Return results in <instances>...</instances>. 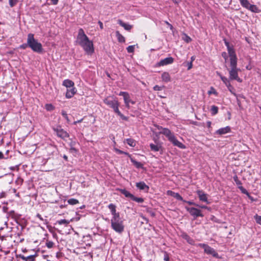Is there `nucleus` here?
Listing matches in <instances>:
<instances>
[{
  "label": "nucleus",
  "mask_w": 261,
  "mask_h": 261,
  "mask_svg": "<svg viewBox=\"0 0 261 261\" xmlns=\"http://www.w3.org/2000/svg\"><path fill=\"white\" fill-rule=\"evenodd\" d=\"M120 192L122 194L124 195L126 197L129 198L130 199L133 195L132 194H131L130 192H129L128 191H127L125 189H120Z\"/></svg>",
  "instance_id": "obj_27"
},
{
  "label": "nucleus",
  "mask_w": 261,
  "mask_h": 261,
  "mask_svg": "<svg viewBox=\"0 0 261 261\" xmlns=\"http://www.w3.org/2000/svg\"><path fill=\"white\" fill-rule=\"evenodd\" d=\"M224 44L227 47L228 53L230 57V59L236 58V55L235 51L232 46H230L229 45V43L227 41L226 39H224Z\"/></svg>",
  "instance_id": "obj_10"
},
{
  "label": "nucleus",
  "mask_w": 261,
  "mask_h": 261,
  "mask_svg": "<svg viewBox=\"0 0 261 261\" xmlns=\"http://www.w3.org/2000/svg\"><path fill=\"white\" fill-rule=\"evenodd\" d=\"M187 65L188 67V70H190L192 68L193 64L192 62H188L187 63Z\"/></svg>",
  "instance_id": "obj_52"
},
{
  "label": "nucleus",
  "mask_w": 261,
  "mask_h": 261,
  "mask_svg": "<svg viewBox=\"0 0 261 261\" xmlns=\"http://www.w3.org/2000/svg\"><path fill=\"white\" fill-rule=\"evenodd\" d=\"M118 23L121 27H123L124 29L127 31H129L132 28V25H130L129 24L124 22L122 20H121L120 19H119L118 20Z\"/></svg>",
  "instance_id": "obj_22"
},
{
  "label": "nucleus",
  "mask_w": 261,
  "mask_h": 261,
  "mask_svg": "<svg viewBox=\"0 0 261 261\" xmlns=\"http://www.w3.org/2000/svg\"><path fill=\"white\" fill-rule=\"evenodd\" d=\"M136 186L139 190H143L146 192H148L149 189V187L144 181L137 182Z\"/></svg>",
  "instance_id": "obj_14"
},
{
  "label": "nucleus",
  "mask_w": 261,
  "mask_h": 261,
  "mask_svg": "<svg viewBox=\"0 0 261 261\" xmlns=\"http://www.w3.org/2000/svg\"><path fill=\"white\" fill-rule=\"evenodd\" d=\"M53 129L56 133V135L58 137L63 140H65L66 138H68L69 137V134L62 128L60 126L54 127H53Z\"/></svg>",
  "instance_id": "obj_8"
},
{
  "label": "nucleus",
  "mask_w": 261,
  "mask_h": 261,
  "mask_svg": "<svg viewBox=\"0 0 261 261\" xmlns=\"http://www.w3.org/2000/svg\"><path fill=\"white\" fill-rule=\"evenodd\" d=\"M45 109L48 111H51L54 110L55 107L51 104H46L45 105Z\"/></svg>",
  "instance_id": "obj_38"
},
{
  "label": "nucleus",
  "mask_w": 261,
  "mask_h": 261,
  "mask_svg": "<svg viewBox=\"0 0 261 261\" xmlns=\"http://www.w3.org/2000/svg\"><path fill=\"white\" fill-rule=\"evenodd\" d=\"M119 95L122 96L123 97L124 101H125V98H126L127 99L126 101L128 103H130L133 105H134L135 103V101L132 100L130 99V96H129V94H128V93H127L126 92L121 91L119 93Z\"/></svg>",
  "instance_id": "obj_16"
},
{
  "label": "nucleus",
  "mask_w": 261,
  "mask_h": 261,
  "mask_svg": "<svg viewBox=\"0 0 261 261\" xmlns=\"http://www.w3.org/2000/svg\"><path fill=\"white\" fill-rule=\"evenodd\" d=\"M62 115L67 120V121L68 122L69 121L67 114L66 112L64 111H62L61 112Z\"/></svg>",
  "instance_id": "obj_48"
},
{
  "label": "nucleus",
  "mask_w": 261,
  "mask_h": 261,
  "mask_svg": "<svg viewBox=\"0 0 261 261\" xmlns=\"http://www.w3.org/2000/svg\"><path fill=\"white\" fill-rule=\"evenodd\" d=\"M54 245V243L53 242L47 241L46 243V246L48 248H51L52 247H53Z\"/></svg>",
  "instance_id": "obj_43"
},
{
  "label": "nucleus",
  "mask_w": 261,
  "mask_h": 261,
  "mask_svg": "<svg viewBox=\"0 0 261 261\" xmlns=\"http://www.w3.org/2000/svg\"><path fill=\"white\" fill-rule=\"evenodd\" d=\"M126 50L129 53H133L135 50V45H129L126 48Z\"/></svg>",
  "instance_id": "obj_39"
},
{
  "label": "nucleus",
  "mask_w": 261,
  "mask_h": 261,
  "mask_svg": "<svg viewBox=\"0 0 261 261\" xmlns=\"http://www.w3.org/2000/svg\"><path fill=\"white\" fill-rule=\"evenodd\" d=\"M57 223L60 225L64 224L65 225L67 226L69 223V221L66 219H61L58 220Z\"/></svg>",
  "instance_id": "obj_35"
},
{
  "label": "nucleus",
  "mask_w": 261,
  "mask_h": 261,
  "mask_svg": "<svg viewBox=\"0 0 261 261\" xmlns=\"http://www.w3.org/2000/svg\"><path fill=\"white\" fill-rule=\"evenodd\" d=\"M252 12L258 13L260 12V10L255 5L250 4L247 9Z\"/></svg>",
  "instance_id": "obj_24"
},
{
  "label": "nucleus",
  "mask_w": 261,
  "mask_h": 261,
  "mask_svg": "<svg viewBox=\"0 0 261 261\" xmlns=\"http://www.w3.org/2000/svg\"><path fill=\"white\" fill-rule=\"evenodd\" d=\"M17 0H9V5L11 7H14L17 3Z\"/></svg>",
  "instance_id": "obj_45"
},
{
  "label": "nucleus",
  "mask_w": 261,
  "mask_h": 261,
  "mask_svg": "<svg viewBox=\"0 0 261 261\" xmlns=\"http://www.w3.org/2000/svg\"><path fill=\"white\" fill-rule=\"evenodd\" d=\"M217 74L220 77V79L222 80V77H225V76H223L220 72L218 71L216 72Z\"/></svg>",
  "instance_id": "obj_59"
},
{
  "label": "nucleus",
  "mask_w": 261,
  "mask_h": 261,
  "mask_svg": "<svg viewBox=\"0 0 261 261\" xmlns=\"http://www.w3.org/2000/svg\"><path fill=\"white\" fill-rule=\"evenodd\" d=\"M196 193L200 201L206 202L207 204L210 203V202L207 199V194L202 190H198Z\"/></svg>",
  "instance_id": "obj_13"
},
{
  "label": "nucleus",
  "mask_w": 261,
  "mask_h": 261,
  "mask_svg": "<svg viewBox=\"0 0 261 261\" xmlns=\"http://www.w3.org/2000/svg\"><path fill=\"white\" fill-rule=\"evenodd\" d=\"M238 188L240 190L242 193L246 195L247 196H249V193L243 186H239Z\"/></svg>",
  "instance_id": "obj_37"
},
{
  "label": "nucleus",
  "mask_w": 261,
  "mask_h": 261,
  "mask_svg": "<svg viewBox=\"0 0 261 261\" xmlns=\"http://www.w3.org/2000/svg\"><path fill=\"white\" fill-rule=\"evenodd\" d=\"M222 56L225 59V61H226L228 58L227 54L225 52H223L222 53Z\"/></svg>",
  "instance_id": "obj_54"
},
{
  "label": "nucleus",
  "mask_w": 261,
  "mask_h": 261,
  "mask_svg": "<svg viewBox=\"0 0 261 261\" xmlns=\"http://www.w3.org/2000/svg\"><path fill=\"white\" fill-rule=\"evenodd\" d=\"M67 202L70 205H75L79 203L78 200L74 198H70L67 200Z\"/></svg>",
  "instance_id": "obj_32"
},
{
  "label": "nucleus",
  "mask_w": 261,
  "mask_h": 261,
  "mask_svg": "<svg viewBox=\"0 0 261 261\" xmlns=\"http://www.w3.org/2000/svg\"><path fill=\"white\" fill-rule=\"evenodd\" d=\"M127 99L125 98V101H124V103H125V107L127 108V109H129L130 108V106H129V103H128L127 101Z\"/></svg>",
  "instance_id": "obj_56"
},
{
  "label": "nucleus",
  "mask_w": 261,
  "mask_h": 261,
  "mask_svg": "<svg viewBox=\"0 0 261 261\" xmlns=\"http://www.w3.org/2000/svg\"><path fill=\"white\" fill-rule=\"evenodd\" d=\"M29 47V45H28V42L26 43H23L20 45L19 48L25 49L27 47Z\"/></svg>",
  "instance_id": "obj_50"
},
{
  "label": "nucleus",
  "mask_w": 261,
  "mask_h": 261,
  "mask_svg": "<svg viewBox=\"0 0 261 261\" xmlns=\"http://www.w3.org/2000/svg\"><path fill=\"white\" fill-rule=\"evenodd\" d=\"M116 34L119 42H124L125 41L124 37L118 31H117Z\"/></svg>",
  "instance_id": "obj_30"
},
{
  "label": "nucleus",
  "mask_w": 261,
  "mask_h": 261,
  "mask_svg": "<svg viewBox=\"0 0 261 261\" xmlns=\"http://www.w3.org/2000/svg\"><path fill=\"white\" fill-rule=\"evenodd\" d=\"M8 207L6 206H3V211L4 213H7L8 211Z\"/></svg>",
  "instance_id": "obj_62"
},
{
  "label": "nucleus",
  "mask_w": 261,
  "mask_h": 261,
  "mask_svg": "<svg viewBox=\"0 0 261 261\" xmlns=\"http://www.w3.org/2000/svg\"><path fill=\"white\" fill-rule=\"evenodd\" d=\"M131 162L137 168H141L143 167V165L141 163L133 159H131Z\"/></svg>",
  "instance_id": "obj_31"
},
{
  "label": "nucleus",
  "mask_w": 261,
  "mask_h": 261,
  "mask_svg": "<svg viewBox=\"0 0 261 261\" xmlns=\"http://www.w3.org/2000/svg\"><path fill=\"white\" fill-rule=\"evenodd\" d=\"M230 127L227 126L225 127H222L218 129L216 132L215 134L219 135H222L226 134L228 133H229L230 132Z\"/></svg>",
  "instance_id": "obj_17"
},
{
  "label": "nucleus",
  "mask_w": 261,
  "mask_h": 261,
  "mask_svg": "<svg viewBox=\"0 0 261 261\" xmlns=\"http://www.w3.org/2000/svg\"><path fill=\"white\" fill-rule=\"evenodd\" d=\"M75 144H76V142L73 141V142H71L70 143L69 146L71 148L72 147H74Z\"/></svg>",
  "instance_id": "obj_57"
},
{
  "label": "nucleus",
  "mask_w": 261,
  "mask_h": 261,
  "mask_svg": "<svg viewBox=\"0 0 261 261\" xmlns=\"http://www.w3.org/2000/svg\"><path fill=\"white\" fill-rule=\"evenodd\" d=\"M211 122L210 121H208L206 122V125L208 128H210L211 127Z\"/></svg>",
  "instance_id": "obj_60"
},
{
  "label": "nucleus",
  "mask_w": 261,
  "mask_h": 261,
  "mask_svg": "<svg viewBox=\"0 0 261 261\" xmlns=\"http://www.w3.org/2000/svg\"><path fill=\"white\" fill-rule=\"evenodd\" d=\"M115 151L116 152L118 153V154H125L126 155H129V153L128 152H124L122 150H121L119 149H115Z\"/></svg>",
  "instance_id": "obj_44"
},
{
  "label": "nucleus",
  "mask_w": 261,
  "mask_h": 261,
  "mask_svg": "<svg viewBox=\"0 0 261 261\" xmlns=\"http://www.w3.org/2000/svg\"><path fill=\"white\" fill-rule=\"evenodd\" d=\"M156 144H154L153 143H150L149 146L151 151H159L162 148V146L161 143L157 142V140L155 141Z\"/></svg>",
  "instance_id": "obj_15"
},
{
  "label": "nucleus",
  "mask_w": 261,
  "mask_h": 261,
  "mask_svg": "<svg viewBox=\"0 0 261 261\" xmlns=\"http://www.w3.org/2000/svg\"><path fill=\"white\" fill-rule=\"evenodd\" d=\"M103 102L109 108L112 109L113 111L124 120H127L128 118L122 114L119 110L120 103L117 98L114 96H107L103 99Z\"/></svg>",
  "instance_id": "obj_2"
},
{
  "label": "nucleus",
  "mask_w": 261,
  "mask_h": 261,
  "mask_svg": "<svg viewBox=\"0 0 261 261\" xmlns=\"http://www.w3.org/2000/svg\"><path fill=\"white\" fill-rule=\"evenodd\" d=\"M28 45L34 52L41 53L43 51L41 43L34 38V35L33 34L30 33L28 35Z\"/></svg>",
  "instance_id": "obj_5"
},
{
  "label": "nucleus",
  "mask_w": 261,
  "mask_h": 261,
  "mask_svg": "<svg viewBox=\"0 0 261 261\" xmlns=\"http://www.w3.org/2000/svg\"><path fill=\"white\" fill-rule=\"evenodd\" d=\"M77 151V149H76L74 147H70L69 149V152L72 154L76 153Z\"/></svg>",
  "instance_id": "obj_47"
},
{
  "label": "nucleus",
  "mask_w": 261,
  "mask_h": 261,
  "mask_svg": "<svg viewBox=\"0 0 261 261\" xmlns=\"http://www.w3.org/2000/svg\"><path fill=\"white\" fill-rule=\"evenodd\" d=\"M76 43L80 45L88 55L91 56L94 52L93 42L89 40L83 29H79Z\"/></svg>",
  "instance_id": "obj_1"
},
{
  "label": "nucleus",
  "mask_w": 261,
  "mask_h": 261,
  "mask_svg": "<svg viewBox=\"0 0 261 261\" xmlns=\"http://www.w3.org/2000/svg\"><path fill=\"white\" fill-rule=\"evenodd\" d=\"M240 2L242 7L248 9L250 4L248 0H240Z\"/></svg>",
  "instance_id": "obj_28"
},
{
  "label": "nucleus",
  "mask_w": 261,
  "mask_h": 261,
  "mask_svg": "<svg viewBox=\"0 0 261 261\" xmlns=\"http://www.w3.org/2000/svg\"><path fill=\"white\" fill-rule=\"evenodd\" d=\"M167 194L168 195L172 196L178 200H180V201L183 200L182 197L178 193H175L172 191L168 190L167 192Z\"/></svg>",
  "instance_id": "obj_19"
},
{
  "label": "nucleus",
  "mask_w": 261,
  "mask_h": 261,
  "mask_svg": "<svg viewBox=\"0 0 261 261\" xmlns=\"http://www.w3.org/2000/svg\"><path fill=\"white\" fill-rule=\"evenodd\" d=\"M98 24L99 25V27L101 29H103V23L101 21H98Z\"/></svg>",
  "instance_id": "obj_64"
},
{
  "label": "nucleus",
  "mask_w": 261,
  "mask_h": 261,
  "mask_svg": "<svg viewBox=\"0 0 261 261\" xmlns=\"http://www.w3.org/2000/svg\"><path fill=\"white\" fill-rule=\"evenodd\" d=\"M111 227L112 229L118 233H121L124 229L123 222L121 220L120 215L112 217L111 220Z\"/></svg>",
  "instance_id": "obj_6"
},
{
  "label": "nucleus",
  "mask_w": 261,
  "mask_h": 261,
  "mask_svg": "<svg viewBox=\"0 0 261 261\" xmlns=\"http://www.w3.org/2000/svg\"><path fill=\"white\" fill-rule=\"evenodd\" d=\"M198 246L204 249V253L206 254L212 255L213 256L217 258H220L218 253L215 251V250L208 245L206 244L199 243Z\"/></svg>",
  "instance_id": "obj_7"
},
{
  "label": "nucleus",
  "mask_w": 261,
  "mask_h": 261,
  "mask_svg": "<svg viewBox=\"0 0 261 261\" xmlns=\"http://www.w3.org/2000/svg\"><path fill=\"white\" fill-rule=\"evenodd\" d=\"M183 238L187 240V241L189 243H191V241H192V240L190 238V237L187 234H185L183 236Z\"/></svg>",
  "instance_id": "obj_46"
},
{
  "label": "nucleus",
  "mask_w": 261,
  "mask_h": 261,
  "mask_svg": "<svg viewBox=\"0 0 261 261\" xmlns=\"http://www.w3.org/2000/svg\"><path fill=\"white\" fill-rule=\"evenodd\" d=\"M83 118H82V119H80V120H77V121H74V122H73V124H77V123H78L82 122L83 121Z\"/></svg>",
  "instance_id": "obj_58"
},
{
  "label": "nucleus",
  "mask_w": 261,
  "mask_h": 261,
  "mask_svg": "<svg viewBox=\"0 0 261 261\" xmlns=\"http://www.w3.org/2000/svg\"><path fill=\"white\" fill-rule=\"evenodd\" d=\"M211 112L213 116L215 115L218 112V107L215 105L212 106L211 108Z\"/></svg>",
  "instance_id": "obj_29"
},
{
  "label": "nucleus",
  "mask_w": 261,
  "mask_h": 261,
  "mask_svg": "<svg viewBox=\"0 0 261 261\" xmlns=\"http://www.w3.org/2000/svg\"><path fill=\"white\" fill-rule=\"evenodd\" d=\"M163 87H160L158 85H155L153 87V89L154 91H160L163 89Z\"/></svg>",
  "instance_id": "obj_49"
},
{
  "label": "nucleus",
  "mask_w": 261,
  "mask_h": 261,
  "mask_svg": "<svg viewBox=\"0 0 261 261\" xmlns=\"http://www.w3.org/2000/svg\"><path fill=\"white\" fill-rule=\"evenodd\" d=\"M185 208L191 216L194 217V219H196L198 217H203V214L201 213V211L199 209L195 207H189L188 206H185Z\"/></svg>",
  "instance_id": "obj_9"
},
{
  "label": "nucleus",
  "mask_w": 261,
  "mask_h": 261,
  "mask_svg": "<svg viewBox=\"0 0 261 261\" xmlns=\"http://www.w3.org/2000/svg\"><path fill=\"white\" fill-rule=\"evenodd\" d=\"M37 255L35 254L25 257L23 255L19 254L18 257L25 261H35V257Z\"/></svg>",
  "instance_id": "obj_20"
},
{
  "label": "nucleus",
  "mask_w": 261,
  "mask_h": 261,
  "mask_svg": "<svg viewBox=\"0 0 261 261\" xmlns=\"http://www.w3.org/2000/svg\"><path fill=\"white\" fill-rule=\"evenodd\" d=\"M208 94L209 95H210L211 94H214L215 95H217V93L214 88L211 87V90H210L208 92Z\"/></svg>",
  "instance_id": "obj_51"
},
{
  "label": "nucleus",
  "mask_w": 261,
  "mask_h": 261,
  "mask_svg": "<svg viewBox=\"0 0 261 261\" xmlns=\"http://www.w3.org/2000/svg\"><path fill=\"white\" fill-rule=\"evenodd\" d=\"M63 85L64 86L66 87L68 89V88H70L73 87L74 85V82L73 81H72L71 80L67 79V80H65L63 82Z\"/></svg>",
  "instance_id": "obj_23"
},
{
  "label": "nucleus",
  "mask_w": 261,
  "mask_h": 261,
  "mask_svg": "<svg viewBox=\"0 0 261 261\" xmlns=\"http://www.w3.org/2000/svg\"><path fill=\"white\" fill-rule=\"evenodd\" d=\"M229 79H228L226 77H222V81L224 83V84L227 87L228 90L234 95H236L235 93V89L234 87L230 84Z\"/></svg>",
  "instance_id": "obj_12"
},
{
  "label": "nucleus",
  "mask_w": 261,
  "mask_h": 261,
  "mask_svg": "<svg viewBox=\"0 0 261 261\" xmlns=\"http://www.w3.org/2000/svg\"><path fill=\"white\" fill-rule=\"evenodd\" d=\"M182 201L183 202L187 203L190 205L198 206V204H196V203H195L194 202H193L192 201H187L183 199V200H182Z\"/></svg>",
  "instance_id": "obj_42"
},
{
  "label": "nucleus",
  "mask_w": 261,
  "mask_h": 261,
  "mask_svg": "<svg viewBox=\"0 0 261 261\" xmlns=\"http://www.w3.org/2000/svg\"><path fill=\"white\" fill-rule=\"evenodd\" d=\"M76 92V90L74 86L70 88H68L66 93V97L67 98H71L75 94Z\"/></svg>",
  "instance_id": "obj_18"
},
{
  "label": "nucleus",
  "mask_w": 261,
  "mask_h": 261,
  "mask_svg": "<svg viewBox=\"0 0 261 261\" xmlns=\"http://www.w3.org/2000/svg\"><path fill=\"white\" fill-rule=\"evenodd\" d=\"M173 61L174 59L172 57H170L161 60L160 62L157 63L156 65L158 66H163L171 64L173 63Z\"/></svg>",
  "instance_id": "obj_11"
},
{
  "label": "nucleus",
  "mask_w": 261,
  "mask_h": 261,
  "mask_svg": "<svg viewBox=\"0 0 261 261\" xmlns=\"http://www.w3.org/2000/svg\"><path fill=\"white\" fill-rule=\"evenodd\" d=\"M126 143L130 146L134 147L136 145V142L134 139H127L126 140Z\"/></svg>",
  "instance_id": "obj_34"
},
{
  "label": "nucleus",
  "mask_w": 261,
  "mask_h": 261,
  "mask_svg": "<svg viewBox=\"0 0 261 261\" xmlns=\"http://www.w3.org/2000/svg\"><path fill=\"white\" fill-rule=\"evenodd\" d=\"M164 260L165 261H169V257L168 256V254L167 253V252L165 253Z\"/></svg>",
  "instance_id": "obj_53"
},
{
  "label": "nucleus",
  "mask_w": 261,
  "mask_h": 261,
  "mask_svg": "<svg viewBox=\"0 0 261 261\" xmlns=\"http://www.w3.org/2000/svg\"><path fill=\"white\" fill-rule=\"evenodd\" d=\"M162 79L163 81L167 83L171 81V77L169 73L167 72H164L162 74Z\"/></svg>",
  "instance_id": "obj_25"
},
{
  "label": "nucleus",
  "mask_w": 261,
  "mask_h": 261,
  "mask_svg": "<svg viewBox=\"0 0 261 261\" xmlns=\"http://www.w3.org/2000/svg\"><path fill=\"white\" fill-rule=\"evenodd\" d=\"M53 5H57L58 3L59 0H51Z\"/></svg>",
  "instance_id": "obj_61"
},
{
  "label": "nucleus",
  "mask_w": 261,
  "mask_h": 261,
  "mask_svg": "<svg viewBox=\"0 0 261 261\" xmlns=\"http://www.w3.org/2000/svg\"><path fill=\"white\" fill-rule=\"evenodd\" d=\"M230 69H227L229 74V80H236L238 82L241 83L242 80L239 77L238 72L240 69L237 68V58L230 59Z\"/></svg>",
  "instance_id": "obj_4"
},
{
  "label": "nucleus",
  "mask_w": 261,
  "mask_h": 261,
  "mask_svg": "<svg viewBox=\"0 0 261 261\" xmlns=\"http://www.w3.org/2000/svg\"><path fill=\"white\" fill-rule=\"evenodd\" d=\"M184 40L187 43H189L191 41V38L186 34H184V37H183Z\"/></svg>",
  "instance_id": "obj_40"
},
{
  "label": "nucleus",
  "mask_w": 261,
  "mask_h": 261,
  "mask_svg": "<svg viewBox=\"0 0 261 261\" xmlns=\"http://www.w3.org/2000/svg\"><path fill=\"white\" fill-rule=\"evenodd\" d=\"M233 179L234 181H235L237 185L239 187L240 186H242V182L239 179L237 175H235L233 177Z\"/></svg>",
  "instance_id": "obj_36"
},
{
  "label": "nucleus",
  "mask_w": 261,
  "mask_h": 261,
  "mask_svg": "<svg viewBox=\"0 0 261 261\" xmlns=\"http://www.w3.org/2000/svg\"><path fill=\"white\" fill-rule=\"evenodd\" d=\"M197 207H199L201 208H204V209H207V210H209L210 208L206 205H199L198 204V206H197Z\"/></svg>",
  "instance_id": "obj_55"
},
{
  "label": "nucleus",
  "mask_w": 261,
  "mask_h": 261,
  "mask_svg": "<svg viewBox=\"0 0 261 261\" xmlns=\"http://www.w3.org/2000/svg\"><path fill=\"white\" fill-rule=\"evenodd\" d=\"M9 216L17 221L20 218L21 215L16 213L14 211H11L9 212Z\"/></svg>",
  "instance_id": "obj_26"
},
{
  "label": "nucleus",
  "mask_w": 261,
  "mask_h": 261,
  "mask_svg": "<svg viewBox=\"0 0 261 261\" xmlns=\"http://www.w3.org/2000/svg\"><path fill=\"white\" fill-rule=\"evenodd\" d=\"M158 129L161 130L160 134H163L168 139V140L173 144L174 146H177L180 149H186V146L182 143L177 140L174 134L167 128L163 127L161 126H158Z\"/></svg>",
  "instance_id": "obj_3"
},
{
  "label": "nucleus",
  "mask_w": 261,
  "mask_h": 261,
  "mask_svg": "<svg viewBox=\"0 0 261 261\" xmlns=\"http://www.w3.org/2000/svg\"><path fill=\"white\" fill-rule=\"evenodd\" d=\"M254 219L257 223L261 225V216L256 215L254 216Z\"/></svg>",
  "instance_id": "obj_41"
},
{
  "label": "nucleus",
  "mask_w": 261,
  "mask_h": 261,
  "mask_svg": "<svg viewBox=\"0 0 261 261\" xmlns=\"http://www.w3.org/2000/svg\"><path fill=\"white\" fill-rule=\"evenodd\" d=\"M36 217L37 218H38L40 220H43V218L42 217V216L39 214H37V215H36Z\"/></svg>",
  "instance_id": "obj_63"
},
{
  "label": "nucleus",
  "mask_w": 261,
  "mask_h": 261,
  "mask_svg": "<svg viewBox=\"0 0 261 261\" xmlns=\"http://www.w3.org/2000/svg\"><path fill=\"white\" fill-rule=\"evenodd\" d=\"M108 207L110 210L113 217H116V216L120 215L119 213H116V206L114 204H113V203L110 204L108 205Z\"/></svg>",
  "instance_id": "obj_21"
},
{
  "label": "nucleus",
  "mask_w": 261,
  "mask_h": 261,
  "mask_svg": "<svg viewBox=\"0 0 261 261\" xmlns=\"http://www.w3.org/2000/svg\"><path fill=\"white\" fill-rule=\"evenodd\" d=\"M131 200L135 201L138 203H142L144 201V199L141 197H135L134 195H133Z\"/></svg>",
  "instance_id": "obj_33"
}]
</instances>
